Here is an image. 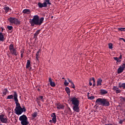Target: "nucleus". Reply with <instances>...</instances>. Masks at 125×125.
<instances>
[{"mask_svg":"<svg viewBox=\"0 0 125 125\" xmlns=\"http://www.w3.org/2000/svg\"><path fill=\"white\" fill-rule=\"evenodd\" d=\"M8 20L11 24H15L16 25L20 24V21L15 18L10 17L8 19Z\"/></svg>","mask_w":125,"mask_h":125,"instance_id":"nucleus-8","label":"nucleus"},{"mask_svg":"<svg viewBox=\"0 0 125 125\" xmlns=\"http://www.w3.org/2000/svg\"><path fill=\"white\" fill-rule=\"evenodd\" d=\"M67 80L68 81L69 83H70L71 84H74L73 82L71 80H70L69 78H67Z\"/></svg>","mask_w":125,"mask_h":125,"instance_id":"nucleus-39","label":"nucleus"},{"mask_svg":"<svg viewBox=\"0 0 125 125\" xmlns=\"http://www.w3.org/2000/svg\"><path fill=\"white\" fill-rule=\"evenodd\" d=\"M102 82H103V80H102V79L101 78L98 79L97 81V86H100V85H102Z\"/></svg>","mask_w":125,"mask_h":125,"instance_id":"nucleus-15","label":"nucleus"},{"mask_svg":"<svg viewBox=\"0 0 125 125\" xmlns=\"http://www.w3.org/2000/svg\"><path fill=\"white\" fill-rule=\"evenodd\" d=\"M89 94V93H87V95H88V99H90V100H92L93 99H94V96H90L89 97L88 95Z\"/></svg>","mask_w":125,"mask_h":125,"instance_id":"nucleus-30","label":"nucleus"},{"mask_svg":"<svg viewBox=\"0 0 125 125\" xmlns=\"http://www.w3.org/2000/svg\"><path fill=\"white\" fill-rule=\"evenodd\" d=\"M67 80L68 81L69 83H70L71 84H74L73 82L71 80H70L69 78H67Z\"/></svg>","mask_w":125,"mask_h":125,"instance_id":"nucleus-38","label":"nucleus"},{"mask_svg":"<svg viewBox=\"0 0 125 125\" xmlns=\"http://www.w3.org/2000/svg\"><path fill=\"white\" fill-rule=\"evenodd\" d=\"M96 105H101V106H110V103L108 100L105 98H98L95 102Z\"/></svg>","mask_w":125,"mask_h":125,"instance_id":"nucleus-3","label":"nucleus"},{"mask_svg":"<svg viewBox=\"0 0 125 125\" xmlns=\"http://www.w3.org/2000/svg\"><path fill=\"white\" fill-rule=\"evenodd\" d=\"M62 80H65V78H62Z\"/></svg>","mask_w":125,"mask_h":125,"instance_id":"nucleus-48","label":"nucleus"},{"mask_svg":"<svg viewBox=\"0 0 125 125\" xmlns=\"http://www.w3.org/2000/svg\"><path fill=\"white\" fill-rule=\"evenodd\" d=\"M49 82L50 83V85L52 87H54L56 85L55 83L54 82H52V79L50 77L49 78Z\"/></svg>","mask_w":125,"mask_h":125,"instance_id":"nucleus-13","label":"nucleus"},{"mask_svg":"<svg viewBox=\"0 0 125 125\" xmlns=\"http://www.w3.org/2000/svg\"><path fill=\"white\" fill-rule=\"evenodd\" d=\"M55 105L57 106V109L58 110H63L64 108L65 107V105L62 104H60V103H56Z\"/></svg>","mask_w":125,"mask_h":125,"instance_id":"nucleus-12","label":"nucleus"},{"mask_svg":"<svg viewBox=\"0 0 125 125\" xmlns=\"http://www.w3.org/2000/svg\"><path fill=\"white\" fill-rule=\"evenodd\" d=\"M23 54H21V58H23Z\"/></svg>","mask_w":125,"mask_h":125,"instance_id":"nucleus-47","label":"nucleus"},{"mask_svg":"<svg viewBox=\"0 0 125 125\" xmlns=\"http://www.w3.org/2000/svg\"><path fill=\"white\" fill-rule=\"evenodd\" d=\"M0 121L2 124H8V118L4 114L0 115Z\"/></svg>","mask_w":125,"mask_h":125,"instance_id":"nucleus-9","label":"nucleus"},{"mask_svg":"<svg viewBox=\"0 0 125 125\" xmlns=\"http://www.w3.org/2000/svg\"><path fill=\"white\" fill-rule=\"evenodd\" d=\"M37 116H38V112L37 111L34 112L31 115V116L32 118H33V119H35L36 118H37Z\"/></svg>","mask_w":125,"mask_h":125,"instance_id":"nucleus-24","label":"nucleus"},{"mask_svg":"<svg viewBox=\"0 0 125 125\" xmlns=\"http://www.w3.org/2000/svg\"><path fill=\"white\" fill-rule=\"evenodd\" d=\"M23 112H26V108L25 107L23 108L21 107H16L15 109V113L16 115H21Z\"/></svg>","mask_w":125,"mask_h":125,"instance_id":"nucleus-6","label":"nucleus"},{"mask_svg":"<svg viewBox=\"0 0 125 125\" xmlns=\"http://www.w3.org/2000/svg\"><path fill=\"white\" fill-rule=\"evenodd\" d=\"M14 100L15 101V104L16 105V108H19V107H21L20 104L19 103V101H18V95L16 91L14 92Z\"/></svg>","mask_w":125,"mask_h":125,"instance_id":"nucleus-7","label":"nucleus"},{"mask_svg":"<svg viewBox=\"0 0 125 125\" xmlns=\"http://www.w3.org/2000/svg\"><path fill=\"white\" fill-rule=\"evenodd\" d=\"M113 59H114V60H115L116 61H117V62H121V60H119V58L118 57H114L113 58Z\"/></svg>","mask_w":125,"mask_h":125,"instance_id":"nucleus-35","label":"nucleus"},{"mask_svg":"<svg viewBox=\"0 0 125 125\" xmlns=\"http://www.w3.org/2000/svg\"><path fill=\"white\" fill-rule=\"evenodd\" d=\"M24 51V49L21 50V53L23 54Z\"/></svg>","mask_w":125,"mask_h":125,"instance_id":"nucleus-42","label":"nucleus"},{"mask_svg":"<svg viewBox=\"0 0 125 125\" xmlns=\"http://www.w3.org/2000/svg\"><path fill=\"white\" fill-rule=\"evenodd\" d=\"M91 81H92V79H90L89 83V85H90V86L92 85V83H91Z\"/></svg>","mask_w":125,"mask_h":125,"instance_id":"nucleus-40","label":"nucleus"},{"mask_svg":"<svg viewBox=\"0 0 125 125\" xmlns=\"http://www.w3.org/2000/svg\"><path fill=\"white\" fill-rule=\"evenodd\" d=\"M38 90H39V91H40V89H38Z\"/></svg>","mask_w":125,"mask_h":125,"instance_id":"nucleus-51","label":"nucleus"},{"mask_svg":"<svg viewBox=\"0 0 125 125\" xmlns=\"http://www.w3.org/2000/svg\"><path fill=\"white\" fill-rule=\"evenodd\" d=\"M2 31H3V29L2 28Z\"/></svg>","mask_w":125,"mask_h":125,"instance_id":"nucleus-49","label":"nucleus"},{"mask_svg":"<svg viewBox=\"0 0 125 125\" xmlns=\"http://www.w3.org/2000/svg\"><path fill=\"white\" fill-rule=\"evenodd\" d=\"M65 90L67 94H68V96H70V94L71 93V92L70 91V88L68 87H66Z\"/></svg>","mask_w":125,"mask_h":125,"instance_id":"nucleus-23","label":"nucleus"},{"mask_svg":"<svg viewBox=\"0 0 125 125\" xmlns=\"http://www.w3.org/2000/svg\"><path fill=\"white\" fill-rule=\"evenodd\" d=\"M119 89V87H118L117 86H114L112 88V90L114 91H116Z\"/></svg>","mask_w":125,"mask_h":125,"instance_id":"nucleus-29","label":"nucleus"},{"mask_svg":"<svg viewBox=\"0 0 125 125\" xmlns=\"http://www.w3.org/2000/svg\"><path fill=\"white\" fill-rule=\"evenodd\" d=\"M92 81H93V86H95L96 85V83H95V79L94 78H92Z\"/></svg>","mask_w":125,"mask_h":125,"instance_id":"nucleus-28","label":"nucleus"},{"mask_svg":"<svg viewBox=\"0 0 125 125\" xmlns=\"http://www.w3.org/2000/svg\"><path fill=\"white\" fill-rule=\"evenodd\" d=\"M9 50L12 55H15L17 56L18 55V52L16 48H14V45L13 44H10L9 46Z\"/></svg>","mask_w":125,"mask_h":125,"instance_id":"nucleus-5","label":"nucleus"},{"mask_svg":"<svg viewBox=\"0 0 125 125\" xmlns=\"http://www.w3.org/2000/svg\"><path fill=\"white\" fill-rule=\"evenodd\" d=\"M108 47L110 49H112L113 48V44L112 43H109Z\"/></svg>","mask_w":125,"mask_h":125,"instance_id":"nucleus-32","label":"nucleus"},{"mask_svg":"<svg viewBox=\"0 0 125 125\" xmlns=\"http://www.w3.org/2000/svg\"><path fill=\"white\" fill-rule=\"evenodd\" d=\"M118 85L120 88L122 87L123 89H125V83H119Z\"/></svg>","mask_w":125,"mask_h":125,"instance_id":"nucleus-17","label":"nucleus"},{"mask_svg":"<svg viewBox=\"0 0 125 125\" xmlns=\"http://www.w3.org/2000/svg\"><path fill=\"white\" fill-rule=\"evenodd\" d=\"M100 93L101 95H105V94H107V93H108V91L104 89H101L100 90Z\"/></svg>","mask_w":125,"mask_h":125,"instance_id":"nucleus-18","label":"nucleus"},{"mask_svg":"<svg viewBox=\"0 0 125 125\" xmlns=\"http://www.w3.org/2000/svg\"><path fill=\"white\" fill-rule=\"evenodd\" d=\"M38 5L39 7H40V8H42V7H47L46 2H43V3L39 2L38 4Z\"/></svg>","mask_w":125,"mask_h":125,"instance_id":"nucleus-14","label":"nucleus"},{"mask_svg":"<svg viewBox=\"0 0 125 125\" xmlns=\"http://www.w3.org/2000/svg\"><path fill=\"white\" fill-rule=\"evenodd\" d=\"M30 66H31V61L27 60V63L26 65V68L28 69V68H30Z\"/></svg>","mask_w":125,"mask_h":125,"instance_id":"nucleus-21","label":"nucleus"},{"mask_svg":"<svg viewBox=\"0 0 125 125\" xmlns=\"http://www.w3.org/2000/svg\"><path fill=\"white\" fill-rule=\"evenodd\" d=\"M7 29L9 31H11V30L13 29V27H12V26H7Z\"/></svg>","mask_w":125,"mask_h":125,"instance_id":"nucleus-34","label":"nucleus"},{"mask_svg":"<svg viewBox=\"0 0 125 125\" xmlns=\"http://www.w3.org/2000/svg\"><path fill=\"white\" fill-rule=\"evenodd\" d=\"M51 18H53V16L51 17Z\"/></svg>","mask_w":125,"mask_h":125,"instance_id":"nucleus-50","label":"nucleus"},{"mask_svg":"<svg viewBox=\"0 0 125 125\" xmlns=\"http://www.w3.org/2000/svg\"><path fill=\"white\" fill-rule=\"evenodd\" d=\"M64 85H65V86L69 85V83H68V82H67V80L64 81Z\"/></svg>","mask_w":125,"mask_h":125,"instance_id":"nucleus-36","label":"nucleus"},{"mask_svg":"<svg viewBox=\"0 0 125 125\" xmlns=\"http://www.w3.org/2000/svg\"><path fill=\"white\" fill-rule=\"evenodd\" d=\"M43 20H44V18H41L40 19V17L38 15H35L33 19L29 21V23L32 26H34L35 25L41 26L43 23Z\"/></svg>","mask_w":125,"mask_h":125,"instance_id":"nucleus-1","label":"nucleus"},{"mask_svg":"<svg viewBox=\"0 0 125 125\" xmlns=\"http://www.w3.org/2000/svg\"><path fill=\"white\" fill-rule=\"evenodd\" d=\"M3 9L5 10L6 13H7L10 10V8H9V7L7 6V5H5L3 8Z\"/></svg>","mask_w":125,"mask_h":125,"instance_id":"nucleus-19","label":"nucleus"},{"mask_svg":"<svg viewBox=\"0 0 125 125\" xmlns=\"http://www.w3.org/2000/svg\"><path fill=\"white\" fill-rule=\"evenodd\" d=\"M72 85V88H75L76 86H75V84L73 83Z\"/></svg>","mask_w":125,"mask_h":125,"instance_id":"nucleus-44","label":"nucleus"},{"mask_svg":"<svg viewBox=\"0 0 125 125\" xmlns=\"http://www.w3.org/2000/svg\"><path fill=\"white\" fill-rule=\"evenodd\" d=\"M46 3V5L47 6V4L51 5V3H50L49 0H45V2Z\"/></svg>","mask_w":125,"mask_h":125,"instance_id":"nucleus-33","label":"nucleus"},{"mask_svg":"<svg viewBox=\"0 0 125 125\" xmlns=\"http://www.w3.org/2000/svg\"><path fill=\"white\" fill-rule=\"evenodd\" d=\"M2 93H3V95H6V94H7V93H8V90H7V88H4L2 90Z\"/></svg>","mask_w":125,"mask_h":125,"instance_id":"nucleus-25","label":"nucleus"},{"mask_svg":"<svg viewBox=\"0 0 125 125\" xmlns=\"http://www.w3.org/2000/svg\"><path fill=\"white\" fill-rule=\"evenodd\" d=\"M19 121H20L21 125H27L29 124L28 121V118L25 115H22L19 118Z\"/></svg>","mask_w":125,"mask_h":125,"instance_id":"nucleus-4","label":"nucleus"},{"mask_svg":"<svg viewBox=\"0 0 125 125\" xmlns=\"http://www.w3.org/2000/svg\"><path fill=\"white\" fill-rule=\"evenodd\" d=\"M39 98H41V99H42L43 98V96H40Z\"/></svg>","mask_w":125,"mask_h":125,"instance_id":"nucleus-43","label":"nucleus"},{"mask_svg":"<svg viewBox=\"0 0 125 125\" xmlns=\"http://www.w3.org/2000/svg\"><path fill=\"white\" fill-rule=\"evenodd\" d=\"M118 31H123V32H125V27L118 28Z\"/></svg>","mask_w":125,"mask_h":125,"instance_id":"nucleus-31","label":"nucleus"},{"mask_svg":"<svg viewBox=\"0 0 125 125\" xmlns=\"http://www.w3.org/2000/svg\"><path fill=\"white\" fill-rule=\"evenodd\" d=\"M13 97H14V95H10L7 96L6 99H13Z\"/></svg>","mask_w":125,"mask_h":125,"instance_id":"nucleus-27","label":"nucleus"},{"mask_svg":"<svg viewBox=\"0 0 125 125\" xmlns=\"http://www.w3.org/2000/svg\"><path fill=\"white\" fill-rule=\"evenodd\" d=\"M122 55H120V57L118 58V59H122Z\"/></svg>","mask_w":125,"mask_h":125,"instance_id":"nucleus-46","label":"nucleus"},{"mask_svg":"<svg viewBox=\"0 0 125 125\" xmlns=\"http://www.w3.org/2000/svg\"><path fill=\"white\" fill-rule=\"evenodd\" d=\"M41 33V29L37 30L34 34V36L35 37H37Z\"/></svg>","mask_w":125,"mask_h":125,"instance_id":"nucleus-26","label":"nucleus"},{"mask_svg":"<svg viewBox=\"0 0 125 125\" xmlns=\"http://www.w3.org/2000/svg\"><path fill=\"white\" fill-rule=\"evenodd\" d=\"M123 123H124V121L123 120H120L119 121V124H120V125H122V124H123Z\"/></svg>","mask_w":125,"mask_h":125,"instance_id":"nucleus-41","label":"nucleus"},{"mask_svg":"<svg viewBox=\"0 0 125 125\" xmlns=\"http://www.w3.org/2000/svg\"><path fill=\"white\" fill-rule=\"evenodd\" d=\"M4 41V36H3V34H2V33H0V42H3Z\"/></svg>","mask_w":125,"mask_h":125,"instance_id":"nucleus-22","label":"nucleus"},{"mask_svg":"<svg viewBox=\"0 0 125 125\" xmlns=\"http://www.w3.org/2000/svg\"><path fill=\"white\" fill-rule=\"evenodd\" d=\"M51 117L52 118V119L49 120V123L56 124V122H57V119L56 118V114H55V113H53L51 114Z\"/></svg>","mask_w":125,"mask_h":125,"instance_id":"nucleus-10","label":"nucleus"},{"mask_svg":"<svg viewBox=\"0 0 125 125\" xmlns=\"http://www.w3.org/2000/svg\"><path fill=\"white\" fill-rule=\"evenodd\" d=\"M120 40H123V42H125V40L124 38H120Z\"/></svg>","mask_w":125,"mask_h":125,"instance_id":"nucleus-45","label":"nucleus"},{"mask_svg":"<svg viewBox=\"0 0 125 125\" xmlns=\"http://www.w3.org/2000/svg\"><path fill=\"white\" fill-rule=\"evenodd\" d=\"M125 63H122L121 65L120 66L119 68L118 69V74H121V73H123L124 71H125Z\"/></svg>","mask_w":125,"mask_h":125,"instance_id":"nucleus-11","label":"nucleus"},{"mask_svg":"<svg viewBox=\"0 0 125 125\" xmlns=\"http://www.w3.org/2000/svg\"><path fill=\"white\" fill-rule=\"evenodd\" d=\"M40 52H41V49H39L36 54V58L38 61H39V58H40Z\"/></svg>","mask_w":125,"mask_h":125,"instance_id":"nucleus-20","label":"nucleus"},{"mask_svg":"<svg viewBox=\"0 0 125 125\" xmlns=\"http://www.w3.org/2000/svg\"><path fill=\"white\" fill-rule=\"evenodd\" d=\"M70 101L72 103L73 106V109L75 112L79 113L80 112V101L77 98L73 97L70 99Z\"/></svg>","mask_w":125,"mask_h":125,"instance_id":"nucleus-2","label":"nucleus"},{"mask_svg":"<svg viewBox=\"0 0 125 125\" xmlns=\"http://www.w3.org/2000/svg\"><path fill=\"white\" fill-rule=\"evenodd\" d=\"M22 13H23V14L29 15L31 13V10L28 9H25L22 11Z\"/></svg>","mask_w":125,"mask_h":125,"instance_id":"nucleus-16","label":"nucleus"},{"mask_svg":"<svg viewBox=\"0 0 125 125\" xmlns=\"http://www.w3.org/2000/svg\"><path fill=\"white\" fill-rule=\"evenodd\" d=\"M116 91V93H117V94H118V93H121V89H118L117 90L115 91Z\"/></svg>","mask_w":125,"mask_h":125,"instance_id":"nucleus-37","label":"nucleus"}]
</instances>
